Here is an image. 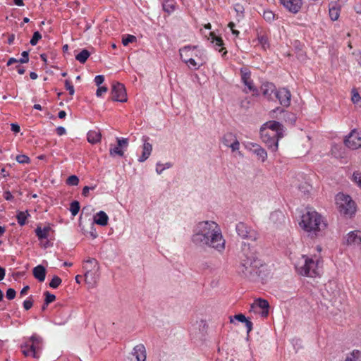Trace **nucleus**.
I'll list each match as a JSON object with an SVG mask.
<instances>
[{
  "instance_id": "f257e3e1",
  "label": "nucleus",
  "mask_w": 361,
  "mask_h": 361,
  "mask_svg": "<svg viewBox=\"0 0 361 361\" xmlns=\"http://www.w3.org/2000/svg\"><path fill=\"white\" fill-rule=\"evenodd\" d=\"M191 240L198 247L212 248L220 253L225 250L226 240L221 230L213 221L197 223L193 228Z\"/></svg>"
},
{
  "instance_id": "f03ea898",
  "label": "nucleus",
  "mask_w": 361,
  "mask_h": 361,
  "mask_svg": "<svg viewBox=\"0 0 361 361\" xmlns=\"http://www.w3.org/2000/svg\"><path fill=\"white\" fill-rule=\"evenodd\" d=\"M267 270V265L263 264L256 253L249 249L243 250L238 268V274L241 276L250 281H255L258 277L264 279Z\"/></svg>"
},
{
  "instance_id": "7ed1b4c3",
  "label": "nucleus",
  "mask_w": 361,
  "mask_h": 361,
  "mask_svg": "<svg viewBox=\"0 0 361 361\" xmlns=\"http://www.w3.org/2000/svg\"><path fill=\"white\" fill-rule=\"evenodd\" d=\"M300 226L305 231L316 234L326 227V224L318 212L310 209L302 214Z\"/></svg>"
},
{
  "instance_id": "20e7f679",
  "label": "nucleus",
  "mask_w": 361,
  "mask_h": 361,
  "mask_svg": "<svg viewBox=\"0 0 361 361\" xmlns=\"http://www.w3.org/2000/svg\"><path fill=\"white\" fill-rule=\"evenodd\" d=\"M319 259L314 260L312 258L302 255L295 264V269L300 275L314 277L319 274Z\"/></svg>"
},
{
  "instance_id": "39448f33",
  "label": "nucleus",
  "mask_w": 361,
  "mask_h": 361,
  "mask_svg": "<svg viewBox=\"0 0 361 361\" xmlns=\"http://www.w3.org/2000/svg\"><path fill=\"white\" fill-rule=\"evenodd\" d=\"M335 201L336 208L341 214L351 217L355 214V203L349 195L339 192L336 195Z\"/></svg>"
},
{
  "instance_id": "423d86ee",
  "label": "nucleus",
  "mask_w": 361,
  "mask_h": 361,
  "mask_svg": "<svg viewBox=\"0 0 361 361\" xmlns=\"http://www.w3.org/2000/svg\"><path fill=\"white\" fill-rule=\"evenodd\" d=\"M83 269L85 270V278L86 283L92 286H94L97 283L95 274L99 269L98 262L94 258H88L85 261Z\"/></svg>"
},
{
  "instance_id": "0eeeda50",
  "label": "nucleus",
  "mask_w": 361,
  "mask_h": 361,
  "mask_svg": "<svg viewBox=\"0 0 361 361\" xmlns=\"http://www.w3.org/2000/svg\"><path fill=\"white\" fill-rule=\"evenodd\" d=\"M260 134L263 142L267 144L268 147L273 151H276L278 149V141L281 137L278 136V133L276 131L267 130L266 128H261Z\"/></svg>"
},
{
  "instance_id": "6e6552de",
  "label": "nucleus",
  "mask_w": 361,
  "mask_h": 361,
  "mask_svg": "<svg viewBox=\"0 0 361 361\" xmlns=\"http://www.w3.org/2000/svg\"><path fill=\"white\" fill-rule=\"evenodd\" d=\"M235 230L238 235L243 239L255 241L258 238L256 231L243 222H240L236 225Z\"/></svg>"
},
{
  "instance_id": "1a4fd4ad",
  "label": "nucleus",
  "mask_w": 361,
  "mask_h": 361,
  "mask_svg": "<svg viewBox=\"0 0 361 361\" xmlns=\"http://www.w3.org/2000/svg\"><path fill=\"white\" fill-rule=\"evenodd\" d=\"M146 357L145 347L143 344L140 343L133 348V351L127 357L126 361H145Z\"/></svg>"
},
{
  "instance_id": "9d476101",
  "label": "nucleus",
  "mask_w": 361,
  "mask_h": 361,
  "mask_svg": "<svg viewBox=\"0 0 361 361\" xmlns=\"http://www.w3.org/2000/svg\"><path fill=\"white\" fill-rule=\"evenodd\" d=\"M111 99L116 102H125L127 94L124 85L120 82L114 84L111 90Z\"/></svg>"
},
{
  "instance_id": "9b49d317",
  "label": "nucleus",
  "mask_w": 361,
  "mask_h": 361,
  "mask_svg": "<svg viewBox=\"0 0 361 361\" xmlns=\"http://www.w3.org/2000/svg\"><path fill=\"white\" fill-rule=\"evenodd\" d=\"M345 145L351 149H357L361 147V135L357 129H353L345 140Z\"/></svg>"
},
{
  "instance_id": "f8f14e48",
  "label": "nucleus",
  "mask_w": 361,
  "mask_h": 361,
  "mask_svg": "<svg viewBox=\"0 0 361 361\" xmlns=\"http://www.w3.org/2000/svg\"><path fill=\"white\" fill-rule=\"evenodd\" d=\"M258 308L262 309L261 315L263 317H267L269 314V304L267 300L262 298H258L254 301L251 305L250 311L257 312Z\"/></svg>"
},
{
  "instance_id": "ddd939ff",
  "label": "nucleus",
  "mask_w": 361,
  "mask_h": 361,
  "mask_svg": "<svg viewBox=\"0 0 361 361\" xmlns=\"http://www.w3.org/2000/svg\"><path fill=\"white\" fill-rule=\"evenodd\" d=\"M241 80L244 85L247 86L250 92H253V94H257V90L255 87L253 81L250 78L251 73L247 68H242L240 69Z\"/></svg>"
},
{
  "instance_id": "4468645a",
  "label": "nucleus",
  "mask_w": 361,
  "mask_h": 361,
  "mask_svg": "<svg viewBox=\"0 0 361 361\" xmlns=\"http://www.w3.org/2000/svg\"><path fill=\"white\" fill-rule=\"evenodd\" d=\"M281 4L290 12L297 13L302 5V0H280Z\"/></svg>"
},
{
  "instance_id": "2eb2a0df",
  "label": "nucleus",
  "mask_w": 361,
  "mask_h": 361,
  "mask_svg": "<svg viewBox=\"0 0 361 361\" xmlns=\"http://www.w3.org/2000/svg\"><path fill=\"white\" fill-rule=\"evenodd\" d=\"M275 94L281 105L286 107L290 105L291 94L288 90L281 88L276 92Z\"/></svg>"
},
{
  "instance_id": "dca6fc26",
  "label": "nucleus",
  "mask_w": 361,
  "mask_h": 361,
  "mask_svg": "<svg viewBox=\"0 0 361 361\" xmlns=\"http://www.w3.org/2000/svg\"><path fill=\"white\" fill-rule=\"evenodd\" d=\"M198 52L200 56L197 54H195L197 60H195L194 57H192L189 59V60L184 61V63L188 65V68L192 70H198L200 67L204 64V60L202 58V54L200 51Z\"/></svg>"
},
{
  "instance_id": "f3484780",
  "label": "nucleus",
  "mask_w": 361,
  "mask_h": 361,
  "mask_svg": "<svg viewBox=\"0 0 361 361\" xmlns=\"http://www.w3.org/2000/svg\"><path fill=\"white\" fill-rule=\"evenodd\" d=\"M197 49L196 46H185L181 49H180V56L182 61L184 62L192 57H195V54L194 51Z\"/></svg>"
},
{
  "instance_id": "a211bd4d",
  "label": "nucleus",
  "mask_w": 361,
  "mask_h": 361,
  "mask_svg": "<svg viewBox=\"0 0 361 361\" xmlns=\"http://www.w3.org/2000/svg\"><path fill=\"white\" fill-rule=\"evenodd\" d=\"M211 42L214 44V48L219 52H223L222 56H224L227 51L224 47H223L224 42L221 37L216 36L214 32H210L209 34Z\"/></svg>"
},
{
  "instance_id": "6ab92c4d",
  "label": "nucleus",
  "mask_w": 361,
  "mask_h": 361,
  "mask_svg": "<svg viewBox=\"0 0 361 361\" xmlns=\"http://www.w3.org/2000/svg\"><path fill=\"white\" fill-rule=\"evenodd\" d=\"M359 231H351L348 234L346 243L350 245H359L361 243V237L358 235Z\"/></svg>"
},
{
  "instance_id": "aec40b11",
  "label": "nucleus",
  "mask_w": 361,
  "mask_h": 361,
  "mask_svg": "<svg viewBox=\"0 0 361 361\" xmlns=\"http://www.w3.org/2000/svg\"><path fill=\"white\" fill-rule=\"evenodd\" d=\"M34 277L39 282H43L46 277V269L42 265L35 267L32 270Z\"/></svg>"
},
{
  "instance_id": "412c9836",
  "label": "nucleus",
  "mask_w": 361,
  "mask_h": 361,
  "mask_svg": "<svg viewBox=\"0 0 361 361\" xmlns=\"http://www.w3.org/2000/svg\"><path fill=\"white\" fill-rule=\"evenodd\" d=\"M108 221H109V217H108L107 214L103 211H100V212H97L94 216V223H95L99 226H106L108 224Z\"/></svg>"
},
{
  "instance_id": "4be33fe9",
  "label": "nucleus",
  "mask_w": 361,
  "mask_h": 361,
  "mask_svg": "<svg viewBox=\"0 0 361 361\" xmlns=\"http://www.w3.org/2000/svg\"><path fill=\"white\" fill-rule=\"evenodd\" d=\"M102 134L98 129L91 130L87 133V141L91 144H97L101 141Z\"/></svg>"
},
{
  "instance_id": "5701e85b",
  "label": "nucleus",
  "mask_w": 361,
  "mask_h": 361,
  "mask_svg": "<svg viewBox=\"0 0 361 361\" xmlns=\"http://www.w3.org/2000/svg\"><path fill=\"white\" fill-rule=\"evenodd\" d=\"M262 128H266L267 130L276 131L278 133V136H283L281 125L277 121L267 122L264 124Z\"/></svg>"
},
{
  "instance_id": "b1692460",
  "label": "nucleus",
  "mask_w": 361,
  "mask_h": 361,
  "mask_svg": "<svg viewBox=\"0 0 361 361\" xmlns=\"http://www.w3.org/2000/svg\"><path fill=\"white\" fill-rule=\"evenodd\" d=\"M152 151V145L150 143L145 141L142 147V153L141 157L138 159V161L140 162H143L147 160L151 154Z\"/></svg>"
},
{
  "instance_id": "393cba45",
  "label": "nucleus",
  "mask_w": 361,
  "mask_h": 361,
  "mask_svg": "<svg viewBox=\"0 0 361 361\" xmlns=\"http://www.w3.org/2000/svg\"><path fill=\"white\" fill-rule=\"evenodd\" d=\"M50 231L51 228L49 226H45L43 228L37 226L35 229V233L39 240H42L48 238Z\"/></svg>"
},
{
  "instance_id": "a878e982",
  "label": "nucleus",
  "mask_w": 361,
  "mask_h": 361,
  "mask_svg": "<svg viewBox=\"0 0 361 361\" xmlns=\"http://www.w3.org/2000/svg\"><path fill=\"white\" fill-rule=\"evenodd\" d=\"M252 153L255 154L262 162H264L267 158V152L260 145L255 146Z\"/></svg>"
},
{
  "instance_id": "bb28decb",
  "label": "nucleus",
  "mask_w": 361,
  "mask_h": 361,
  "mask_svg": "<svg viewBox=\"0 0 361 361\" xmlns=\"http://www.w3.org/2000/svg\"><path fill=\"white\" fill-rule=\"evenodd\" d=\"M22 353L25 357L32 356L34 358H38L39 355L35 349L32 348L29 344L21 346Z\"/></svg>"
},
{
  "instance_id": "cd10ccee",
  "label": "nucleus",
  "mask_w": 361,
  "mask_h": 361,
  "mask_svg": "<svg viewBox=\"0 0 361 361\" xmlns=\"http://www.w3.org/2000/svg\"><path fill=\"white\" fill-rule=\"evenodd\" d=\"M274 90H275V86L274 85L273 83L266 82L262 85V94L265 97H270L271 95V94L274 92Z\"/></svg>"
},
{
  "instance_id": "c85d7f7f",
  "label": "nucleus",
  "mask_w": 361,
  "mask_h": 361,
  "mask_svg": "<svg viewBox=\"0 0 361 361\" xmlns=\"http://www.w3.org/2000/svg\"><path fill=\"white\" fill-rule=\"evenodd\" d=\"M30 341L32 343L30 345V346L38 353V350L40 349V345L42 343V338L39 336L33 335L30 338Z\"/></svg>"
},
{
  "instance_id": "c756f323",
  "label": "nucleus",
  "mask_w": 361,
  "mask_h": 361,
  "mask_svg": "<svg viewBox=\"0 0 361 361\" xmlns=\"http://www.w3.org/2000/svg\"><path fill=\"white\" fill-rule=\"evenodd\" d=\"M237 138L234 134L231 133H227L223 136L222 142L225 146L228 147Z\"/></svg>"
},
{
  "instance_id": "7c9ffc66",
  "label": "nucleus",
  "mask_w": 361,
  "mask_h": 361,
  "mask_svg": "<svg viewBox=\"0 0 361 361\" xmlns=\"http://www.w3.org/2000/svg\"><path fill=\"white\" fill-rule=\"evenodd\" d=\"M90 53L87 49H82L79 54L75 56V59L81 63L86 62L87 59L90 57Z\"/></svg>"
},
{
  "instance_id": "2f4dec72",
  "label": "nucleus",
  "mask_w": 361,
  "mask_h": 361,
  "mask_svg": "<svg viewBox=\"0 0 361 361\" xmlns=\"http://www.w3.org/2000/svg\"><path fill=\"white\" fill-rule=\"evenodd\" d=\"M345 361H361V353L358 350H355L350 353Z\"/></svg>"
},
{
  "instance_id": "473e14b6",
  "label": "nucleus",
  "mask_w": 361,
  "mask_h": 361,
  "mask_svg": "<svg viewBox=\"0 0 361 361\" xmlns=\"http://www.w3.org/2000/svg\"><path fill=\"white\" fill-rule=\"evenodd\" d=\"M257 39L259 42V44L261 45L262 48L264 50H266L267 48L269 47V44L268 41V37L265 35H258Z\"/></svg>"
},
{
  "instance_id": "72a5a7b5",
  "label": "nucleus",
  "mask_w": 361,
  "mask_h": 361,
  "mask_svg": "<svg viewBox=\"0 0 361 361\" xmlns=\"http://www.w3.org/2000/svg\"><path fill=\"white\" fill-rule=\"evenodd\" d=\"M30 214H28L27 211L26 212H19L18 214H17V219H18V223L20 225V226H23L26 224V219L27 218V216H29Z\"/></svg>"
},
{
  "instance_id": "f704fd0d",
  "label": "nucleus",
  "mask_w": 361,
  "mask_h": 361,
  "mask_svg": "<svg viewBox=\"0 0 361 361\" xmlns=\"http://www.w3.org/2000/svg\"><path fill=\"white\" fill-rule=\"evenodd\" d=\"M163 8L168 13H170L172 11H173L175 8L173 1L166 0L163 4Z\"/></svg>"
},
{
  "instance_id": "c9c22d12",
  "label": "nucleus",
  "mask_w": 361,
  "mask_h": 361,
  "mask_svg": "<svg viewBox=\"0 0 361 361\" xmlns=\"http://www.w3.org/2000/svg\"><path fill=\"white\" fill-rule=\"evenodd\" d=\"M80 203L78 201H73L71 203L70 211L73 216L78 214L80 210Z\"/></svg>"
},
{
  "instance_id": "e433bc0d",
  "label": "nucleus",
  "mask_w": 361,
  "mask_h": 361,
  "mask_svg": "<svg viewBox=\"0 0 361 361\" xmlns=\"http://www.w3.org/2000/svg\"><path fill=\"white\" fill-rule=\"evenodd\" d=\"M340 16L339 9L336 7H331L329 8V16L332 20H336Z\"/></svg>"
},
{
  "instance_id": "4c0bfd02",
  "label": "nucleus",
  "mask_w": 361,
  "mask_h": 361,
  "mask_svg": "<svg viewBox=\"0 0 361 361\" xmlns=\"http://www.w3.org/2000/svg\"><path fill=\"white\" fill-rule=\"evenodd\" d=\"M121 148V147H118V145L114 147H111L109 150L110 155L112 157H114L115 155H118L119 157H123L124 154V152Z\"/></svg>"
},
{
  "instance_id": "58836bf2",
  "label": "nucleus",
  "mask_w": 361,
  "mask_h": 361,
  "mask_svg": "<svg viewBox=\"0 0 361 361\" xmlns=\"http://www.w3.org/2000/svg\"><path fill=\"white\" fill-rule=\"evenodd\" d=\"M274 17L275 15L271 11H264L263 13L264 19L268 22H271L272 20H274Z\"/></svg>"
},
{
  "instance_id": "ea45409f",
  "label": "nucleus",
  "mask_w": 361,
  "mask_h": 361,
  "mask_svg": "<svg viewBox=\"0 0 361 361\" xmlns=\"http://www.w3.org/2000/svg\"><path fill=\"white\" fill-rule=\"evenodd\" d=\"M66 183L69 185H78L79 183V178L78 176L72 175L67 178Z\"/></svg>"
},
{
  "instance_id": "a19ab883",
  "label": "nucleus",
  "mask_w": 361,
  "mask_h": 361,
  "mask_svg": "<svg viewBox=\"0 0 361 361\" xmlns=\"http://www.w3.org/2000/svg\"><path fill=\"white\" fill-rule=\"evenodd\" d=\"M136 41V37L134 35H128L122 39V43L124 46H127L129 43Z\"/></svg>"
},
{
  "instance_id": "79ce46f5",
  "label": "nucleus",
  "mask_w": 361,
  "mask_h": 361,
  "mask_svg": "<svg viewBox=\"0 0 361 361\" xmlns=\"http://www.w3.org/2000/svg\"><path fill=\"white\" fill-rule=\"evenodd\" d=\"M61 283V279L57 276H55L53 277L51 281L49 283V286L53 288H56L59 286V285Z\"/></svg>"
},
{
  "instance_id": "37998d69",
  "label": "nucleus",
  "mask_w": 361,
  "mask_h": 361,
  "mask_svg": "<svg viewBox=\"0 0 361 361\" xmlns=\"http://www.w3.org/2000/svg\"><path fill=\"white\" fill-rule=\"evenodd\" d=\"M45 295V305H48L49 303L54 302L56 300V296L54 294L47 291L44 293Z\"/></svg>"
},
{
  "instance_id": "c03bdc74",
  "label": "nucleus",
  "mask_w": 361,
  "mask_h": 361,
  "mask_svg": "<svg viewBox=\"0 0 361 361\" xmlns=\"http://www.w3.org/2000/svg\"><path fill=\"white\" fill-rule=\"evenodd\" d=\"M42 38V35L38 32L36 31L34 32L33 36L30 42L31 45L35 46L37 44L38 41Z\"/></svg>"
},
{
  "instance_id": "a18cd8bd",
  "label": "nucleus",
  "mask_w": 361,
  "mask_h": 361,
  "mask_svg": "<svg viewBox=\"0 0 361 361\" xmlns=\"http://www.w3.org/2000/svg\"><path fill=\"white\" fill-rule=\"evenodd\" d=\"M352 94H353L352 99H351L352 102L354 104L357 103L360 101V96L359 94V92H358L357 90L355 89V88H353L352 90Z\"/></svg>"
},
{
  "instance_id": "49530a36",
  "label": "nucleus",
  "mask_w": 361,
  "mask_h": 361,
  "mask_svg": "<svg viewBox=\"0 0 361 361\" xmlns=\"http://www.w3.org/2000/svg\"><path fill=\"white\" fill-rule=\"evenodd\" d=\"M16 161L20 164L28 163L30 158L26 155L20 154L16 157Z\"/></svg>"
},
{
  "instance_id": "de8ad7c7",
  "label": "nucleus",
  "mask_w": 361,
  "mask_h": 361,
  "mask_svg": "<svg viewBox=\"0 0 361 361\" xmlns=\"http://www.w3.org/2000/svg\"><path fill=\"white\" fill-rule=\"evenodd\" d=\"M65 87L69 92V94L71 95L74 94L75 90H74L73 85L71 84V82L68 80H65Z\"/></svg>"
},
{
  "instance_id": "09e8293b",
  "label": "nucleus",
  "mask_w": 361,
  "mask_h": 361,
  "mask_svg": "<svg viewBox=\"0 0 361 361\" xmlns=\"http://www.w3.org/2000/svg\"><path fill=\"white\" fill-rule=\"evenodd\" d=\"M117 143L118 147H127L128 145V140L127 138H117Z\"/></svg>"
},
{
  "instance_id": "8fccbe9b",
  "label": "nucleus",
  "mask_w": 361,
  "mask_h": 361,
  "mask_svg": "<svg viewBox=\"0 0 361 361\" xmlns=\"http://www.w3.org/2000/svg\"><path fill=\"white\" fill-rule=\"evenodd\" d=\"M16 292L13 288H8L6 291V298L8 300H13L16 297Z\"/></svg>"
},
{
  "instance_id": "3c124183",
  "label": "nucleus",
  "mask_w": 361,
  "mask_h": 361,
  "mask_svg": "<svg viewBox=\"0 0 361 361\" xmlns=\"http://www.w3.org/2000/svg\"><path fill=\"white\" fill-rule=\"evenodd\" d=\"M161 166L162 165L159 163L157 164L156 171L159 174H160L165 169H169L171 167V164L169 163H166L164 167H161Z\"/></svg>"
},
{
  "instance_id": "603ef678",
  "label": "nucleus",
  "mask_w": 361,
  "mask_h": 361,
  "mask_svg": "<svg viewBox=\"0 0 361 361\" xmlns=\"http://www.w3.org/2000/svg\"><path fill=\"white\" fill-rule=\"evenodd\" d=\"M28 51H24L22 52V58L19 59V62L21 63H27L29 61Z\"/></svg>"
},
{
  "instance_id": "864d4df0",
  "label": "nucleus",
  "mask_w": 361,
  "mask_h": 361,
  "mask_svg": "<svg viewBox=\"0 0 361 361\" xmlns=\"http://www.w3.org/2000/svg\"><path fill=\"white\" fill-rule=\"evenodd\" d=\"M353 180L359 185L361 186V174L358 172H355L353 175Z\"/></svg>"
},
{
  "instance_id": "5fc2aeb1",
  "label": "nucleus",
  "mask_w": 361,
  "mask_h": 361,
  "mask_svg": "<svg viewBox=\"0 0 361 361\" xmlns=\"http://www.w3.org/2000/svg\"><path fill=\"white\" fill-rule=\"evenodd\" d=\"M228 147H230L233 152L237 151L239 149L240 142L236 139L235 140H234V142L231 143V145Z\"/></svg>"
},
{
  "instance_id": "6e6d98bb",
  "label": "nucleus",
  "mask_w": 361,
  "mask_h": 361,
  "mask_svg": "<svg viewBox=\"0 0 361 361\" xmlns=\"http://www.w3.org/2000/svg\"><path fill=\"white\" fill-rule=\"evenodd\" d=\"M108 89L105 86H102V87H98L97 92H96V95L97 97H101L104 93H106L107 92Z\"/></svg>"
},
{
  "instance_id": "4d7b16f0",
  "label": "nucleus",
  "mask_w": 361,
  "mask_h": 361,
  "mask_svg": "<svg viewBox=\"0 0 361 361\" xmlns=\"http://www.w3.org/2000/svg\"><path fill=\"white\" fill-rule=\"evenodd\" d=\"M33 305V301L31 299L25 300L23 302V307L25 310H29Z\"/></svg>"
},
{
  "instance_id": "13d9d810",
  "label": "nucleus",
  "mask_w": 361,
  "mask_h": 361,
  "mask_svg": "<svg viewBox=\"0 0 361 361\" xmlns=\"http://www.w3.org/2000/svg\"><path fill=\"white\" fill-rule=\"evenodd\" d=\"M104 77L102 75H97L94 78V82L97 86H99L104 82Z\"/></svg>"
},
{
  "instance_id": "bf43d9fd",
  "label": "nucleus",
  "mask_w": 361,
  "mask_h": 361,
  "mask_svg": "<svg viewBox=\"0 0 361 361\" xmlns=\"http://www.w3.org/2000/svg\"><path fill=\"white\" fill-rule=\"evenodd\" d=\"M258 145H259L257 143L250 142H248L245 144V148L247 149L248 150L251 151L252 152H253V149L255 148V146H258Z\"/></svg>"
},
{
  "instance_id": "052dcab7",
  "label": "nucleus",
  "mask_w": 361,
  "mask_h": 361,
  "mask_svg": "<svg viewBox=\"0 0 361 361\" xmlns=\"http://www.w3.org/2000/svg\"><path fill=\"white\" fill-rule=\"evenodd\" d=\"M94 188H95V186H92V187L85 186L82 189V195L85 197H87V196H88L90 190H94Z\"/></svg>"
},
{
  "instance_id": "680f3d73",
  "label": "nucleus",
  "mask_w": 361,
  "mask_h": 361,
  "mask_svg": "<svg viewBox=\"0 0 361 361\" xmlns=\"http://www.w3.org/2000/svg\"><path fill=\"white\" fill-rule=\"evenodd\" d=\"M235 319L240 322H245L247 319L243 314L235 315Z\"/></svg>"
},
{
  "instance_id": "e2e57ef3",
  "label": "nucleus",
  "mask_w": 361,
  "mask_h": 361,
  "mask_svg": "<svg viewBox=\"0 0 361 361\" xmlns=\"http://www.w3.org/2000/svg\"><path fill=\"white\" fill-rule=\"evenodd\" d=\"M56 133L60 136L65 135L66 133V129L62 126H59V127L56 128Z\"/></svg>"
},
{
  "instance_id": "0e129e2a",
  "label": "nucleus",
  "mask_w": 361,
  "mask_h": 361,
  "mask_svg": "<svg viewBox=\"0 0 361 361\" xmlns=\"http://www.w3.org/2000/svg\"><path fill=\"white\" fill-rule=\"evenodd\" d=\"M4 197L6 200H11L13 199V195L9 191H6L4 194Z\"/></svg>"
},
{
  "instance_id": "69168bd1",
  "label": "nucleus",
  "mask_w": 361,
  "mask_h": 361,
  "mask_svg": "<svg viewBox=\"0 0 361 361\" xmlns=\"http://www.w3.org/2000/svg\"><path fill=\"white\" fill-rule=\"evenodd\" d=\"M245 323L247 327V332L250 333L252 329V323L248 319Z\"/></svg>"
},
{
  "instance_id": "338daca9",
  "label": "nucleus",
  "mask_w": 361,
  "mask_h": 361,
  "mask_svg": "<svg viewBox=\"0 0 361 361\" xmlns=\"http://www.w3.org/2000/svg\"><path fill=\"white\" fill-rule=\"evenodd\" d=\"M11 130L14 133H18L20 131V126L18 124L12 123L11 125Z\"/></svg>"
},
{
  "instance_id": "774afa93",
  "label": "nucleus",
  "mask_w": 361,
  "mask_h": 361,
  "mask_svg": "<svg viewBox=\"0 0 361 361\" xmlns=\"http://www.w3.org/2000/svg\"><path fill=\"white\" fill-rule=\"evenodd\" d=\"M17 62H19V60H17L15 58H10L7 62V66H9L12 65L13 63H17Z\"/></svg>"
}]
</instances>
